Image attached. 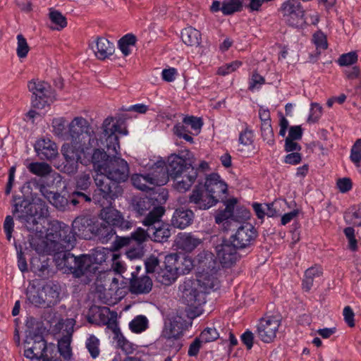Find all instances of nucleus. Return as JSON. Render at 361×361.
Masks as SVG:
<instances>
[{"label":"nucleus","instance_id":"nucleus-22","mask_svg":"<svg viewBox=\"0 0 361 361\" xmlns=\"http://www.w3.org/2000/svg\"><path fill=\"white\" fill-rule=\"evenodd\" d=\"M197 177V169H190L187 173L173 177V188L180 192L188 191Z\"/></svg>","mask_w":361,"mask_h":361},{"label":"nucleus","instance_id":"nucleus-37","mask_svg":"<svg viewBox=\"0 0 361 361\" xmlns=\"http://www.w3.org/2000/svg\"><path fill=\"white\" fill-rule=\"evenodd\" d=\"M178 274L173 272L167 268H160L157 271L156 279L158 282L165 286H169L173 283L178 277Z\"/></svg>","mask_w":361,"mask_h":361},{"label":"nucleus","instance_id":"nucleus-63","mask_svg":"<svg viewBox=\"0 0 361 361\" xmlns=\"http://www.w3.org/2000/svg\"><path fill=\"white\" fill-rule=\"evenodd\" d=\"M339 191L345 193L352 189L353 183L349 178H339L336 183Z\"/></svg>","mask_w":361,"mask_h":361},{"label":"nucleus","instance_id":"nucleus-25","mask_svg":"<svg viewBox=\"0 0 361 361\" xmlns=\"http://www.w3.org/2000/svg\"><path fill=\"white\" fill-rule=\"evenodd\" d=\"M52 262L50 258L44 255L35 257L31 260V269L38 276L47 278L51 273L50 267Z\"/></svg>","mask_w":361,"mask_h":361},{"label":"nucleus","instance_id":"nucleus-52","mask_svg":"<svg viewBox=\"0 0 361 361\" xmlns=\"http://www.w3.org/2000/svg\"><path fill=\"white\" fill-rule=\"evenodd\" d=\"M358 56L355 51H350L340 56L338 63L341 66H348L357 63Z\"/></svg>","mask_w":361,"mask_h":361},{"label":"nucleus","instance_id":"nucleus-61","mask_svg":"<svg viewBox=\"0 0 361 361\" xmlns=\"http://www.w3.org/2000/svg\"><path fill=\"white\" fill-rule=\"evenodd\" d=\"M239 142L245 146L252 145L253 142L252 131L246 128L244 131L241 132L239 135Z\"/></svg>","mask_w":361,"mask_h":361},{"label":"nucleus","instance_id":"nucleus-41","mask_svg":"<svg viewBox=\"0 0 361 361\" xmlns=\"http://www.w3.org/2000/svg\"><path fill=\"white\" fill-rule=\"evenodd\" d=\"M27 168L32 174L39 176H46L51 171V166L44 162H32L28 164Z\"/></svg>","mask_w":361,"mask_h":361},{"label":"nucleus","instance_id":"nucleus-40","mask_svg":"<svg viewBox=\"0 0 361 361\" xmlns=\"http://www.w3.org/2000/svg\"><path fill=\"white\" fill-rule=\"evenodd\" d=\"M92 201L91 192L88 190H73L70 195V202L76 206L82 203H90Z\"/></svg>","mask_w":361,"mask_h":361},{"label":"nucleus","instance_id":"nucleus-1","mask_svg":"<svg viewBox=\"0 0 361 361\" xmlns=\"http://www.w3.org/2000/svg\"><path fill=\"white\" fill-rule=\"evenodd\" d=\"M93 231L92 219L87 216H79L72 222L71 228L59 221L51 224L44 238H31L30 247L39 254H54L58 269L70 271L77 278L90 277L97 271V266L89 255L75 256L71 250L75 246L76 237L89 239Z\"/></svg>","mask_w":361,"mask_h":361},{"label":"nucleus","instance_id":"nucleus-46","mask_svg":"<svg viewBox=\"0 0 361 361\" xmlns=\"http://www.w3.org/2000/svg\"><path fill=\"white\" fill-rule=\"evenodd\" d=\"M147 323L146 317L139 315L130 322L129 327L133 332L140 333L147 329Z\"/></svg>","mask_w":361,"mask_h":361},{"label":"nucleus","instance_id":"nucleus-44","mask_svg":"<svg viewBox=\"0 0 361 361\" xmlns=\"http://www.w3.org/2000/svg\"><path fill=\"white\" fill-rule=\"evenodd\" d=\"M149 233L148 228L145 230L142 228L139 227L135 231L131 233L130 235L131 243L135 241L137 245L141 246V245L146 242L148 238L150 239Z\"/></svg>","mask_w":361,"mask_h":361},{"label":"nucleus","instance_id":"nucleus-28","mask_svg":"<svg viewBox=\"0 0 361 361\" xmlns=\"http://www.w3.org/2000/svg\"><path fill=\"white\" fill-rule=\"evenodd\" d=\"M95 56L99 60H104L114 52V45L104 37H98L95 49H93Z\"/></svg>","mask_w":361,"mask_h":361},{"label":"nucleus","instance_id":"nucleus-64","mask_svg":"<svg viewBox=\"0 0 361 361\" xmlns=\"http://www.w3.org/2000/svg\"><path fill=\"white\" fill-rule=\"evenodd\" d=\"M202 343H203V341L200 337L195 338L189 346L188 355L190 357H196L201 348Z\"/></svg>","mask_w":361,"mask_h":361},{"label":"nucleus","instance_id":"nucleus-58","mask_svg":"<svg viewBox=\"0 0 361 361\" xmlns=\"http://www.w3.org/2000/svg\"><path fill=\"white\" fill-rule=\"evenodd\" d=\"M322 106L317 103H312L311 104L310 114L308 117V122L315 123L322 116Z\"/></svg>","mask_w":361,"mask_h":361},{"label":"nucleus","instance_id":"nucleus-34","mask_svg":"<svg viewBox=\"0 0 361 361\" xmlns=\"http://www.w3.org/2000/svg\"><path fill=\"white\" fill-rule=\"evenodd\" d=\"M322 275V270L319 267H312L305 272V278L302 281V288L308 292L312 288L315 279Z\"/></svg>","mask_w":361,"mask_h":361},{"label":"nucleus","instance_id":"nucleus-10","mask_svg":"<svg viewBox=\"0 0 361 361\" xmlns=\"http://www.w3.org/2000/svg\"><path fill=\"white\" fill-rule=\"evenodd\" d=\"M284 22L293 27H301L305 23V11L299 0H287L279 9Z\"/></svg>","mask_w":361,"mask_h":361},{"label":"nucleus","instance_id":"nucleus-35","mask_svg":"<svg viewBox=\"0 0 361 361\" xmlns=\"http://www.w3.org/2000/svg\"><path fill=\"white\" fill-rule=\"evenodd\" d=\"M51 126L54 134L63 140H68V125L66 120L63 118H56L52 120Z\"/></svg>","mask_w":361,"mask_h":361},{"label":"nucleus","instance_id":"nucleus-49","mask_svg":"<svg viewBox=\"0 0 361 361\" xmlns=\"http://www.w3.org/2000/svg\"><path fill=\"white\" fill-rule=\"evenodd\" d=\"M49 18L53 23L57 25V27H55L56 30H60L67 25L66 17L58 11H51L49 13Z\"/></svg>","mask_w":361,"mask_h":361},{"label":"nucleus","instance_id":"nucleus-39","mask_svg":"<svg viewBox=\"0 0 361 361\" xmlns=\"http://www.w3.org/2000/svg\"><path fill=\"white\" fill-rule=\"evenodd\" d=\"M85 348L92 359H96L100 354V341L94 335H90L85 343Z\"/></svg>","mask_w":361,"mask_h":361},{"label":"nucleus","instance_id":"nucleus-43","mask_svg":"<svg viewBox=\"0 0 361 361\" xmlns=\"http://www.w3.org/2000/svg\"><path fill=\"white\" fill-rule=\"evenodd\" d=\"M42 289H37L35 286L32 287L27 291V300L35 307H43L44 306V300H42Z\"/></svg>","mask_w":361,"mask_h":361},{"label":"nucleus","instance_id":"nucleus-8","mask_svg":"<svg viewBox=\"0 0 361 361\" xmlns=\"http://www.w3.org/2000/svg\"><path fill=\"white\" fill-rule=\"evenodd\" d=\"M97 189L94 190L93 199L100 202L106 201L107 204L112 202L123 195V188L121 183L97 175L94 178Z\"/></svg>","mask_w":361,"mask_h":361},{"label":"nucleus","instance_id":"nucleus-13","mask_svg":"<svg viewBox=\"0 0 361 361\" xmlns=\"http://www.w3.org/2000/svg\"><path fill=\"white\" fill-rule=\"evenodd\" d=\"M181 298L188 306L197 307L205 303L204 293L199 287V283L193 279H187L179 287Z\"/></svg>","mask_w":361,"mask_h":361},{"label":"nucleus","instance_id":"nucleus-2","mask_svg":"<svg viewBox=\"0 0 361 361\" xmlns=\"http://www.w3.org/2000/svg\"><path fill=\"white\" fill-rule=\"evenodd\" d=\"M113 117L106 118L102 123V133L99 136V147H91L82 152V164H92L94 170L101 175L109 165L113 156L118 154L120 144L116 133L127 135L128 130L121 129L118 121L114 123Z\"/></svg>","mask_w":361,"mask_h":361},{"label":"nucleus","instance_id":"nucleus-47","mask_svg":"<svg viewBox=\"0 0 361 361\" xmlns=\"http://www.w3.org/2000/svg\"><path fill=\"white\" fill-rule=\"evenodd\" d=\"M29 51L30 47L27 42L26 39L23 37V35H18L16 54L18 58L24 59L27 57Z\"/></svg>","mask_w":361,"mask_h":361},{"label":"nucleus","instance_id":"nucleus-17","mask_svg":"<svg viewBox=\"0 0 361 361\" xmlns=\"http://www.w3.org/2000/svg\"><path fill=\"white\" fill-rule=\"evenodd\" d=\"M159 199H161L164 203L166 201L164 195L158 192H153L143 197H135L133 200V211L137 216H143L154 207L161 203V201H159Z\"/></svg>","mask_w":361,"mask_h":361},{"label":"nucleus","instance_id":"nucleus-24","mask_svg":"<svg viewBox=\"0 0 361 361\" xmlns=\"http://www.w3.org/2000/svg\"><path fill=\"white\" fill-rule=\"evenodd\" d=\"M131 276L129 289L132 293H148L152 290V282L149 276L137 277L135 272H132Z\"/></svg>","mask_w":361,"mask_h":361},{"label":"nucleus","instance_id":"nucleus-57","mask_svg":"<svg viewBox=\"0 0 361 361\" xmlns=\"http://www.w3.org/2000/svg\"><path fill=\"white\" fill-rule=\"evenodd\" d=\"M183 123L186 126H190L191 129L199 132L201 129L203 123L200 118L195 116H186L183 118Z\"/></svg>","mask_w":361,"mask_h":361},{"label":"nucleus","instance_id":"nucleus-33","mask_svg":"<svg viewBox=\"0 0 361 361\" xmlns=\"http://www.w3.org/2000/svg\"><path fill=\"white\" fill-rule=\"evenodd\" d=\"M163 336L167 338H178L182 335V326L176 319L165 324Z\"/></svg>","mask_w":361,"mask_h":361},{"label":"nucleus","instance_id":"nucleus-32","mask_svg":"<svg viewBox=\"0 0 361 361\" xmlns=\"http://www.w3.org/2000/svg\"><path fill=\"white\" fill-rule=\"evenodd\" d=\"M71 338L72 333L67 331L58 341L59 352L65 360H70L72 356Z\"/></svg>","mask_w":361,"mask_h":361},{"label":"nucleus","instance_id":"nucleus-31","mask_svg":"<svg viewBox=\"0 0 361 361\" xmlns=\"http://www.w3.org/2000/svg\"><path fill=\"white\" fill-rule=\"evenodd\" d=\"M181 39L184 44L188 46L197 47L201 42V33L199 30L188 27L182 30Z\"/></svg>","mask_w":361,"mask_h":361},{"label":"nucleus","instance_id":"nucleus-45","mask_svg":"<svg viewBox=\"0 0 361 361\" xmlns=\"http://www.w3.org/2000/svg\"><path fill=\"white\" fill-rule=\"evenodd\" d=\"M73 190H88L91 185V178L89 173H81L75 178Z\"/></svg>","mask_w":361,"mask_h":361},{"label":"nucleus","instance_id":"nucleus-16","mask_svg":"<svg viewBox=\"0 0 361 361\" xmlns=\"http://www.w3.org/2000/svg\"><path fill=\"white\" fill-rule=\"evenodd\" d=\"M133 185L137 189L146 191L150 189L149 185H164L167 183V176L165 173L158 176L157 171L152 173L144 175L134 174L131 177Z\"/></svg>","mask_w":361,"mask_h":361},{"label":"nucleus","instance_id":"nucleus-5","mask_svg":"<svg viewBox=\"0 0 361 361\" xmlns=\"http://www.w3.org/2000/svg\"><path fill=\"white\" fill-rule=\"evenodd\" d=\"M227 185L217 173L207 176L204 184L199 183L188 196V202L195 209L207 210L216 205L226 193Z\"/></svg>","mask_w":361,"mask_h":361},{"label":"nucleus","instance_id":"nucleus-55","mask_svg":"<svg viewBox=\"0 0 361 361\" xmlns=\"http://www.w3.org/2000/svg\"><path fill=\"white\" fill-rule=\"evenodd\" d=\"M350 158L357 166H360L361 161V138L358 139L353 146Z\"/></svg>","mask_w":361,"mask_h":361},{"label":"nucleus","instance_id":"nucleus-14","mask_svg":"<svg viewBox=\"0 0 361 361\" xmlns=\"http://www.w3.org/2000/svg\"><path fill=\"white\" fill-rule=\"evenodd\" d=\"M102 176L121 183H124L130 176L129 165L125 159L113 156Z\"/></svg>","mask_w":361,"mask_h":361},{"label":"nucleus","instance_id":"nucleus-60","mask_svg":"<svg viewBox=\"0 0 361 361\" xmlns=\"http://www.w3.org/2000/svg\"><path fill=\"white\" fill-rule=\"evenodd\" d=\"M17 250V257H18V269L23 272L27 271V264L26 259L24 256V253L22 251V247L20 245L19 247L16 246Z\"/></svg>","mask_w":361,"mask_h":361},{"label":"nucleus","instance_id":"nucleus-20","mask_svg":"<svg viewBox=\"0 0 361 361\" xmlns=\"http://www.w3.org/2000/svg\"><path fill=\"white\" fill-rule=\"evenodd\" d=\"M243 2L241 0H224L222 2L214 0L210 6L212 13L221 11L224 16H231L241 11Z\"/></svg>","mask_w":361,"mask_h":361},{"label":"nucleus","instance_id":"nucleus-23","mask_svg":"<svg viewBox=\"0 0 361 361\" xmlns=\"http://www.w3.org/2000/svg\"><path fill=\"white\" fill-rule=\"evenodd\" d=\"M194 219V213L191 209H176L172 216L171 224L174 228L184 229L190 226Z\"/></svg>","mask_w":361,"mask_h":361},{"label":"nucleus","instance_id":"nucleus-36","mask_svg":"<svg viewBox=\"0 0 361 361\" xmlns=\"http://www.w3.org/2000/svg\"><path fill=\"white\" fill-rule=\"evenodd\" d=\"M347 224L354 226H361V203L349 208L344 216Z\"/></svg>","mask_w":361,"mask_h":361},{"label":"nucleus","instance_id":"nucleus-3","mask_svg":"<svg viewBox=\"0 0 361 361\" xmlns=\"http://www.w3.org/2000/svg\"><path fill=\"white\" fill-rule=\"evenodd\" d=\"M13 207V214L28 231L35 234L42 233L38 219H45L49 216L48 206L44 200L36 198L33 199L32 202H30L25 197L21 196L14 198ZM35 237L43 238L37 235ZM32 238L34 236L29 239L30 242Z\"/></svg>","mask_w":361,"mask_h":361},{"label":"nucleus","instance_id":"nucleus-6","mask_svg":"<svg viewBox=\"0 0 361 361\" xmlns=\"http://www.w3.org/2000/svg\"><path fill=\"white\" fill-rule=\"evenodd\" d=\"M68 140H70V143L64 144L62 147H72L73 149L84 152L91 147H99L98 138L91 125L82 116L75 117L68 125Z\"/></svg>","mask_w":361,"mask_h":361},{"label":"nucleus","instance_id":"nucleus-62","mask_svg":"<svg viewBox=\"0 0 361 361\" xmlns=\"http://www.w3.org/2000/svg\"><path fill=\"white\" fill-rule=\"evenodd\" d=\"M180 264H178V275L189 273L193 267L191 259L186 257L180 259Z\"/></svg>","mask_w":361,"mask_h":361},{"label":"nucleus","instance_id":"nucleus-21","mask_svg":"<svg viewBox=\"0 0 361 361\" xmlns=\"http://www.w3.org/2000/svg\"><path fill=\"white\" fill-rule=\"evenodd\" d=\"M35 149L41 159L51 160L58 155L56 145L49 139H41L37 141Z\"/></svg>","mask_w":361,"mask_h":361},{"label":"nucleus","instance_id":"nucleus-48","mask_svg":"<svg viewBox=\"0 0 361 361\" xmlns=\"http://www.w3.org/2000/svg\"><path fill=\"white\" fill-rule=\"evenodd\" d=\"M174 134L180 138H183L186 141L192 143L193 138L189 135L190 131L187 128V126L183 123H178L174 126L173 128Z\"/></svg>","mask_w":361,"mask_h":361},{"label":"nucleus","instance_id":"nucleus-11","mask_svg":"<svg viewBox=\"0 0 361 361\" xmlns=\"http://www.w3.org/2000/svg\"><path fill=\"white\" fill-rule=\"evenodd\" d=\"M190 169H195V167L190 161V157L187 160L179 155L171 154L168 157V164L165 166L164 162H161L159 166L157 167L156 171L158 176H162V173H165L168 182L169 177H177L178 175L187 173Z\"/></svg>","mask_w":361,"mask_h":361},{"label":"nucleus","instance_id":"nucleus-51","mask_svg":"<svg viewBox=\"0 0 361 361\" xmlns=\"http://www.w3.org/2000/svg\"><path fill=\"white\" fill-rule=\"evenodd\" d=\"M164 264L165 268L178 274V264H180V258L176 254L167 255L165 257Z\"/></svg>","mask_w":361,"mask_h":361},{"label":"nucleus","instance_id":"nucleus-27","mask_svg":"<svg viewBox=\"0 0 361 361\" xmlns=\"http://www.w3.org/2000/svg\"><path fill=\"white\" fill-rule=\"evenodd\" d=\"M201 243L202 240L191 233H180L176 240L178 249L187 252H192Z\"/></svg>","mask_w":361,"mask_h":361},{"label":"nucleus","instance_id":"nucleus-12","mask_svg":"<svg viewBox=\"0 0 361 361\" xmlns=\"http://www.w3.org/2000/svg\"><path fill=\"white\" fill-rule=\"evenodd\" d=\"M24 356L32 361H52L45 354L47 350V342L40 335L30 334L26 336L24 341Z\"/></svg>","mask_w":361,"mask_h":361},{"label":"nucleus","instance_id":"nucleus-30","mask_svg":"<svg viewBox=\"0 0 361 361\" xmlns=\"http://www.w3.org/2000/svg\"><path fill=\"white\" fill-rule=\"evenodd\" d=\"M44 296H47V303L51 306L56 305L60 300L61 288L59 284L48 283L42 288Z\"/></svg>","mask_w":361,"mask_h":361},{"label":"nucleus","instance_id":"nucleus-50","mask_svg":"<svg viewBox=\"0 0 361 361\" xmlns=\"http://www.w3.org/2000/svg\"><path fill=\"white\" fill-rule=\"evenodd\" d=\"M146 273L154 274L156 276L157 271H159L161 268L159 264V260L157 257L151 255L147 257L145 261Z\"/></svg>","mask_w":361,"mask_h":361},{"label":"nucleus","instance_id":"nucleus-59","mask_svg":"<svg viewBox=\"0 0 361 361\" xmlns=\"http://www.w3.org/2000/svg\"><path fill=\"white\" fill-rule=\"evenodd\" d=\"M131 243V240L130 236L126 237H119L116 236V240L114 241L111 245V249L114 251H118L122 247L130 245Z\"/></svg>","mask_w":361,"mask_h":361},{"label":"nucleus","instance_id":"nucleus-53","mask_svg":"<svg viewBox=\"0 0 361 361\" xmlns=\"http://www.w3.org/2000/svg\"><path fill=\"white\" fill-rule=\"evenodd\" d=\"M261 132L264 141L270 145L274 143V131L271 123H261Z\"/></svg>","mask_w":361,"mask_h":361},{"label":"nucleus","instance_id":"nucleus-26","mask_svg":"<svg viewBox=\"0 0 361 361\" xmlns=\"http://www.w3.org/2000/svg\"><path fill=\"white\" fill-rule=\"evenodd\" d=\"M161 204V202L157 204L152 210L149 211L143 216V219L141 221L147 228L154 227L162 223L161 217L164 214L166 209Z\"/></svg>","mask_w":361,"mask_h":361},{"label":"nucleus","instance_id":"nucleus-15","mask_svg":"<svg viewBox=\"0 0 361 361\" xmlns=\"http://www.w3.org/2000/svg\"><path fill=\"white\" fill-rule=\"evenodd\" d=\"M280 326V321L274 317L262 318L257 325V336L264 343L274 341Z\"/></svg>","mask_w":361,"mask_h":361},{"label":"nucleus","instance_id":"nucleus-7","mask_svg":"<svg viewBox=\"0 0 361 361\" xmlns=\"http://www.w3.org/2000/svg\"><path fill=\"white\" fill-rule=\"evenodd\" d=\"M200 268L202 272L197 279H193L199 283L200 288L204 293H209L211 290H215L219 287V280L214 276L216 273V261L211 252H201L197 255Z\"/></svg>","mask_w":361,"mask_h":361},{"label":"nucleus","instance_id":"nucleus-18","mask_svg":"<svg viewBox=\"0 0 361 361\" xmlns=\"http://www.w3.org/2000/svg\"><path fill=\"white\" fill-rule=\"evenodd\" d=\"M100 216L104 220L103 224L111 225L113 227H117L121 230H128L130 228L133 224L124 219L121 213L112 207H106L101 211Z\"/></svg>","mask_w":361,"mask_h":361},{"label":"nucleus","instance_id":"nucleus-42","mask_svg":"<svg viewBox=\"0 0 361 361\" xmlns=\"http://www.w3.org/2000/svg\"><path fill=\"white\" fill-rule=\"evenodd\" d=\"M136 41L135 35L131 33L126 34L118 40V48L125 56H128L130 54V46L135 45Z\"/></svg>","mask_w":361,"mask_h":361},{"label":"nucleus","instance_id":"nucleus-54","mask_svg":"<svg viewBox=\"0 0 361 361\" xmlns=\"http://www.w3.org/2000/svg\"><path fill=\"white\" fill-rule=\"evenodd\" d=\"M219 336L216 329L213 327L205 328L200 334L199 337L202 339L203 343L212 342L216 340Z\"/></svg>","mask_w":361,"mask_h":361},{"label":"nucleus","instance_id":"nucleus-56","mask_svg":"<svg viewBox=\"0 0 361 361\" xmlns=\"http://www.w3.org/2000/svg\"><path fill=\"white\" fill-rule=\"evenodd\" d=\"M317 49L325 50L327 49L328 44L326 36L322 32H317L313 35L312 39Z\"/></svg>","mask_w":361,"mask_h":361},{"label":"nucleus","instance_id":"nucleus-4","mask_svg":"<svg viewBox=\"0 0 361 361\" xmlns=\"http://www.w3.org/2000/svg\"><path fill=\"white\" fill-rule=\"evenodd\" d=\"M257 236L255 228L250 224L241 225L229 240H224L216 247L217 257L225 267L233 265L239 257L238 250L251 246Z\"/></svg>","mask_w":361,"mask_h":361},{"label":"nucleus","instance_id":"nucleus-29","mask_svg":"<svg viewBox=\"0 0 361 361\" xmlns=\"http://www.w3.org/2000/svg\"><path fill=\"white\" fill-rule=\"evenodd\" d=\"M150 239L156 243H165L168 241L171 235L170 225L163 222L154 227H149Z\"/></svg>","mask_w":361,"mask_h":361},{"label":"nucleus","instance_id":"nucleus-19","mask_svg":"<svg viewBox=\"0 0 361 361\" xmlns=\"http://www.w3.org/2000/svg\"><path fill=\"white\" fill-rule=\"evenodd\" d=\"M72 147L68 148L62 147L61 151L66 160L63 166V171L68 174H73L77 172L78 163L82 164V152L80 149H73Z\"/></svg>","mask_w":361,"mask_h":361},{"label":"nucleus","instance_id":"nucleus-38","mask_svg":"<svg viewBox=\"0 0 361 361\" xmlns=\"http://www.w3.org/2000/svg\"><path fill=\"white\" fill-rule=\"evenodd\" d=\"M95 233L102 243H107L116 235V231L111 225L102 223Z\"/></svg>","mask_w":361,"mask_h":361},{"label":"nucleus","instance_id":"nucleus-9","mask_svg":"<svg viewBox=\"0 0 361 361\" xmlns=\"http://www.w3.org/2000/svg\"><path fill=\"white\" fill-rule=\"evenodd\" d=\"M27 87L32 92V105L35 108L42 109L55 100L54 91L47 82L32 80L28 82Z\"/></svg>","mask_w":361,"mask_h":361}]
</instances>
